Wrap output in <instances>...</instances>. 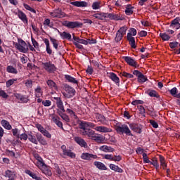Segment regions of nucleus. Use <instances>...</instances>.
I'll use <instances>...</instances> for the list:
<instances>
[{
	"label": "nucleus",
	"instance_id": "obj_1",
	"mask_svg": "<svg viewBox=\"0 0 180 180\" xmlns=\"http://www.w3.org/2000/svg\"><path fill=\"white\" fill-rule=\"evenodd\" d=\"M35 158L37 160L35 165H37V167H38V168L41 169V172L46 175V176H51V175H53L51 169H50V167L47 166V165L44 163L43 158L39 156V155H35Z\"/></svg>",
	"mask_w": 180,
	"mask_h": 180
},
{
	"label": "nucleus",
	"instance_id": "obj_2",
	"mask_svg": "<svg viewBox=\"0 0 180 180\" xmlns=\"http://www.w3.org/2000/svg\"><path fill=\"white\" fill-rule=\"evenodd\" d=\"M15 47L17 50H19L20 53H27V51H29L27 44L21 38L18 39V43L15 44Z\"/></svg>",
	"mask_w": 180,
	"mask_h": 180
},
{
	"label": "nucleus",
	"instance_id": "obj_3",
	"mask_svg": "<svg viewBox=\"0 0 180 180\" xmlns=\"http://www.w3.org/2000/svg\"><path fill=\"white\" fill-rule=\"evenodd\" d=\"M116 131L120 134H126V136H133V134H131V131L129 128V126H127V124H122L121 126L120 125L117 126Z\"/></svg>",
	"mask_w": 180,
	"mask_h": 180
},
{
	"label": "nucleus",
	"instance_id": "obj_4",
	"mask_svg": "<svg viewBox=\"0 0 180 180\" xmlns=\"http://www.w3.org/2000/svg\"><path fill=\"white\" fill-rule=\"evenodd\" d=\"M62 150L61 158H66V157H69L70 158L74 159L77 157L75 153L72 152L71 150L68 149L65 145H63L60 147Z\"/></svg>",
	"mask_w": 180,
	"mask_h": 180
},
{
	"label": "nucleus",
	"instance_id": "obj_5",
	"mask_svg": "<svg viewBox=\"0 0 180 180\" xmlns=\"http://www.w3.org/2000/svg\"><path fill=\"white\" fill-rule=\"evenodd\" d=\"M49 15L51 18L56 19H63V18H65V16H67V14H65L64 11H63V10L60 8L53 10L52 12H50Z\"/></svg>",
	"mask_w": 180,
	"mask_h": 180
},
{
	"label": "nucleus",
	"instance_id": "obj_6",
	"mask_svg": "<svg viewBox=\"0 0 180 180\" xmlns=\"http://www.w3.org/2000/svg\"><path fill=\"white\" fill-rule=\"evenodd\" d=\"M42 65L45 71H47V72H49V74H53V72H56L57 70L56 65L51 62L42 63Z\"/></svg>",
	"mask_w": 180,
	"mask_h": 180
},
{
	"label": "nucleus",
	"instance_id": "obj_7",
	"mask_svg": "<svg viewBox=\"0 0 180 180\" xmlns=\"http://www.w3.org/2000/svg\"><path fill=\"white\" fill-rule=\"evenodd\" d=\"M63 26H65L68 29H75L76 27H81L82 22L78 21H65Z\"/></svg>",
	"mask_w": 180,
	"mask_h": 180
},
{
	"label": "nucleus",
	"instance_id": "obj_8",
	"mask_svg": "<svg viewBox=\"0 0 180 180\" xmlns=\"http://www.w3.org/2000/svg\"><path fill=\"white\" fill-rule=\"evenodd\" d=\"M80 158L85 161H92L93 160H96L98 155L89 153H82Z\"/></svg>",
	"mask_w": 180,
	"mask_h": 180
},
{
	"label": "nucleus",
	"instance_id": "obj_9",
	"mask_svg": "<svg viewBox=\"0 0 180 180\" xmlns=\"http://www.w3.org/2000/svg\"><path fill=\"white\" fill-rule=\"evenodd\" d=\"M80 129H88L89 127L90 129H96V124H95L94 122H89L86 121H81L79 123Z\"/></svg>",
	"mask_w": 180,
	"mask_h": 180
},
{
	"label": "nucleus",
	"instance_id": "obj_10",
	"mask_svg": "<svg viewBox=\"0 0 180 180\" xmlns=\"http://www.w3.org/2000/svg\"><path fill=\"white\" fill-rule=\"evenodd\" d=\"M123 60L128 64L129 65H131V67H134V68H138L139 64H137V62L134 60L130 56H123Z\"/></svg>",
	"mask_w": 180,
	"mask_h": 180
},
{
	"label": "nucleus",
	"instance_id": "obj_11",
	"mask_svg": "<svg viewBox=\"0 0 180 180\" xmlns=\"http://www.w3.org/2000/svg\"><path fill=\"white\" fill-rule=\"evenodd\" d=\"M129 127L131 130L135 133H138V134H141L143 131V126L140 124H129Z\"/></svg>",
	"mask_w": 180,
	"mask_h": 180
},
{
	"label": "nucleus",
	"instance_id": "obj_12",
	"mask_svg": "<svg viewBox=\"0 0 180 180\" xmlns=\"http://www.w3.org/2000/svg\"><path fill=\"white\" fill-rule=\"evenodd\" d=\"M53 99L56 103V106L58 108L57 110L60 112H65V108H64V103H63V100L60 97H53Z\"/></svg>",
	"mask_w": 180,
	"mask_h": 180
},
{
	"label": "nucleus",
	"instance_id": "obj_13",
	"mask_svg": "<svg viewBox=\"0 0 180 180\" xmlns=\"http://www.w3.org/2000/svg\"><path fill=\"white\" fill-rule=\"evenodd\" d=\"M15 15H18L19 19H20L25 25H28L29 20L27 19V15H26L23 11L18 10V12L15 13Z\"/></svg>",
	"mask_w": 180,
	"mask_h": 180
},
{
	"label": "nucleus",
	"instance_id": "obj_14",
	"mask_svg": "<svg viewBox=\"0 0 180 180\" xmlns=\"http://www.w3.org/2000/svg\"><path fill=\"white\" fill-rule=\"evenodd\" d=\"M107 18L110 20H124V16L121 15L120 14L107 13Z\"/></svg>",
	"mask_w": 180,
	"mask_h": 180
},
{
	"label": "nucleus",
	"instance_id": "obj_15",
	"mask_svg": "<svg viewBox=\"0 0 180 180\" xmlns=\"http://www.w3.org/2000/svg\"><path fill=\"white\" fill-rule=\"evenodd\" d=\"M108 78H110V79L113 81V82H115V84H116L117 86L120 85V79L119 78V77H117V74L114 72H110L108 75Z\"/></svg>",
	"mask_w": 180,
	"mask_h": 180
},
{
	"label": "nucleus",
	"instance_id": "obj_16",
	"mask_svg": "<svg viewBox=\"0 0 180 180\" xmlns=\"http://www.w3.org/2000/svg\"><path fill=\"white\" fill-rule=\"evenodd\" d=\"M52 122L58 126V127H60L61 130H64V127H63V122H61V118L58 117V115H55L52 117Z\"/></svg>",
	"mask_w": 180,
	"mask_h": 180
},
{
	"label": "nucleus",
	"instance_id": "obj_17",
	"mask_svg": "<svg viewBox=\"0 0 180 180\" xmlns=\"http://www.w3.org/2000/svg\"><path fill=\"white\" fill-rule=\"evenodd\" d=\"M70 5H73V6H76V8H86L88 6V2L86 1H72L70 2Z\"/></svg>",
	"mask_w": 180,
	"mask_h": 180
},
{
	"label": "nucleus",
	"instance_id": "obj_18",
	"mask_svg": "<svg viewBox=\"0 0 180 180\" xmlns=\"http://www.w3.org/2000/svg\"><path fill=\"white\" fill-rule=\"evenodd\" d=\"M82 130H83L82 131V136H88L89 137H91L92 139V137H94V134H95V131L91 129L84 128L82 129Z\"/></svg>",
	"mask_w": 180,
	"mask_h": 180
},
{
	"label": "nucleus",
	"instance_id": "obj_19",
	"mask_svg": "<svg viewBox=\"0 0 180 180\" xmlns=\"http://www.w3.org/2000/svg\"><path fill=\"white\" fill-rule=\"evenodd\" d=\"M75 141L77 143L79 146H80V147H84V148H86V147H88V144L86 143L85 140H84V139L81 137H78V136L75 137Z\"/></svg>",
	"mask_w": 180,
	"mask_h": 180
},
{
	"label": "nucleus",
	"instance_id": "obj_20",
	"mask_svg": "<svg viewBox=\"0 0 180 180\" xmlns=\"http://www.w3.org/2000/svg\"><path fill=\"white\" fill-rule=\"evenodd\" d=\"M57 113L60 116V117H61V119L64 120V122H65L66 123H70V117L67 114H65V112L57 110Z\"/></svg>",
	"mask_w": 180,
	"mask_h": 180
},
{
	"label": "nucleus",
	"instance_id": "obj_21",
	"mask_svg": "<svg viewBox=\"0 0 180 180\" xmlns=\"http://www.w3.org/2000/svg\"><path fill=\"white\" fill-rule=\"evenodd\" d=\"M95 130L100 133H110L112 131V129L103 126H96Z\"/></svg>",
	"mask_w": 180,
	"mask_h": 180
},
{
	"label": "nucleus",
	"instance_id": "obj_22",
	"mask_svg": "<svg viewBox=\"0 0 180 180\" xmlns=\"http://www.w3.org/2000/svg\"><path fill=\"white\" fill-rule=\"evenodd\" d=\"M64 89L65 92H68V94L72 95V96H74V95H75V89L72 88L71 86L65 84H64Z\"/></svg>",
	"mask_w": 180,
	"mask_h": 180
},
{
	"label": "nucleus",
	"instance_id": "obj_23",
	"mask_svg": "<svg viewBox=\"0 0 180 180\" xmlns=\"http://www.w3.org/2000/svg\"><path fill=\"white\" fill-rule=\"evenodd\" d=\"M65 79H66L68 82H70V84L78 85V80L70 75H65Z\"/></svg>",
	"mask_w": 180,
	"mask_h": 180
},
{
	"label": "nucleus",
	"instance_id": "obj_24",
	"mask_svg": "<svg viewBox=\"0 0 180 180\" xmlns=\"http://www.w3.org/2000/svg\"><path fill=\"white\" fill-rule=\"evenodd\" d=\"M93 18L95 19H98V20H103V19H106L107 13H97L94 14Z\"/></svg>",
	"mask_w": 180,
	"mask_h": 180
},
{
	"label": "nucleus",
	"instance_id": "obj_25",
	"mask_svg": "<svg viewBox=\"0 0 180 180\" xmlns=\"http://www.w3.org/2000/svg\"><path fill=\"white\" fill-rule=\"evenodd\" d=\"M94 165H95L96 168H98V169H101V171H106V169H108V167H106V165H105V164H103L101 162L95 161L94 162Z\"/></svg>",
	"mask_w": 180,
	"mask_h": 180
},
{
	"label": "nucleus",
	"instance_id": "obj_26",
	"mask_svg": "<svg viewBox=\"0 0 180 180\" xmlns=\"http://www.w3.org/2000/svg\"><path fill=\"white\" fill-rule=\"evenodd\" d=\"M44 41L46 44V51L47 54H49V56H51L53 54V50H51V48H50V41H49V39L45 38L44 39Z\"/></svg>",
	"mask_w": 180,
	"mask_h": 180
},
{
	"label": "nucleus",
	"instance_id": "obj_27",
	"mask_svg": "<svg viewBox=\"0 0 180 180\" xmlns=\"http://www.w3.org/2000/svg\"><path fill=\"white\" fill-rule=\"evenodd\" d=\"M25 174H27V175H29L30 176H31V178L32 179H35V180H41V177L38 176L37 174H36L34 172H32V171L29 170V169H26L25 171Z\"/></svg>",
	"mask_w": 180,
	"mask_h": 180
},
{
	"label": "nucleus",
	"instance_id": "obj_28",
	"mask_svg": "<svg viewBox=\"0 0 180 180\" xmlns=\"http://www.w3.org/2000/svg\"><path fill=\"white\" fill-rule=\"evenodd\" d=\"M37 140L42 146H47V141L43 137L41 134H37Z\"/></svg>",
	"mask_w": 180,
	"mask_h": 180
},
{
	"label": "nucleus",
	"instance_id": "obj_29",
	"mask_svg": "<svg viewBox=\"0 0 180 180\" xmlns=\"http://www.w3.org/2000/svg\"><path fill=\"white\" fill-rule=\"evenodd\" d=\"M46 84L48 86H49L51 89H53V91H57V89H58V87L57 86V84H56V82H54V81L51 79L47 80Z\"/></svg>",
	"mask_w": 180,
	"mask_h": 180
},
{
	"label": "nucleus",
	"instance_id": "obj_30",
	"mask_svg": "<svg viewBox=\"0 0 180 180\" xmlns=\"http://www.w3.org/2000/svg\"><path fill=\"white\" fill-rule=\"evenodd\" d=\"M28 140L31 143H33V144H36V145L39 144V142L37 141V136H34L32 132L28 134Z\"/></svg>",
	"mask_w": 180,
	"mask_h": 180
},
{
	"label": "nucleus",
	"instance_id": "obj_31",
	"mask_svg": "<svg viewBox=\"0 0 180 180\" xmlns=\"http://www.w3.org/2000/svg\"><path fill=\"white\" fill-rule=\"evenodd\" d=\"M110 168L112 171H115V172H119L120 174L123 173V169L119 167V166L115 164H110Z\"/></svg>",
	"mask_w": 180,
	"mask_h": 180
},
{
	"label": "nucleus",
	"instance_id": "obj_32",
	"mask_svg": "<svg viewBox=\"0 0 180 180\" xmlns=\"http://www.w3.org/2000/svg\"><path fill=\"white\" fill-rule=\"evenodd\" d=\"M127 39L128 40V41H129V44L131 47V49H136L137 47V46H136V38L133 37H129L127 36Z\"/></svg>",
	"mask_w": 180,
	"mask_h": 180
},
{
	"label": "nucleus",
	"instance_id": "obj_33",
	"mask_svg": "<svg viewBox=\"0 0 180 180\" xmlns=\"http://www.w3.org/2000/svg\"><path fill=\"white\" fill-rule=\"evenodd\" d=\"M101 151H103L104 153H113V151H115V149L110 146H102L100 148Z\"/></svg>",
	"mask_w": 180,
	"mask_h": 180
},
{
	"label": "nucleus",
	"instance_id": "obj_34",
	"mask_svg": "<svg viewBox=\"0 0 180 180\" xmlns=\"http://www.w3.org/2000/svg\"><path fill=\"white\" fill-rule=\"evenodd\" d=\"M60 36L63 40H71L72 38L71 34L65 31H64L63 32H60Z\"/></svg>",
	"mask_w": 180,
	"mask_h": 180
},
{
	"label": "nucleus",
	"instance_id": "obj_35",
	"mask_svg": "<svg viewBox=\"0 0 180 180\" xmlns=\"http://www.w3.org/2000/svg\"><path fill=\"white\" fill-rule=\"evenodd\" d=\"M6 71L8 72V74H14L15 75L18 74V69L12 65H8L6 68Z\"/></svg>",
	"mask_w": 180,
	"mask_h": 180
},
{
	"label": "nucleus",
	"instance_id": "obj_36",
	"mask_svg": "<svg viewBox=\"0 0 180 180\" xmlns=\"http://www.w3.org/2000/svg\"><path fill=\"white\" fill-rule=\"evenodd\" d=\"M178 91V89L176 87L172 88L171 90H169V94L172 95V96H174V98H180V93L176 94Z\"/></svg>",
	"mask_w": 180,
	"mask_h": 180
},
{
	"label": "nucleus",
	"instance_id": "obj_37",
	"mask_svg": "<svg viewBox=\"0 0 180 180\" xmlns=\"http://www.w3.org/2000/svg\"><path fill=\"white\" fill-rule=\"evenodd\" d=\"M1 124H2L3 127H4V129H6V130H11L12 129V125H11L9 122H8L6 120H1Z\"/></svg>",
	"mask_w": 180,
	"mask_h": 180
},
{
	"label": "nucleus",
	"instance_id": "obj_38",
	"mask_svg": "<svg viewBox=\"0 0 180 180\" xmlns=\"http://www.w3.org/2000/svg\"><path fill=\"white\" fill-rule=\"evenodd\" d=\"M91 140H94V141H96L97 143H101V141H103V136L101 135L94 134L91 137Z\"/></svg>",
	"mask_w": 180,
	"mask_h": 180
},
{
	"label": "nucleus",
	"instance_id": "obj_39",
	"mask_svg": "<svg viewBox=\"0 0 180 180\" xmlns=\"http://www.w3.org/2000/svg\"><path fill=\"white\" fill-rule=\"evenodd\" d=\"M50 41L52 43L53 49L58 50V40L50 37Z\"/></svg>",
	"mask_w": 180,
	"mask_h": 180
},
{
	"label": "nucleus",
	"instance_id": "obj_40",
	"mask_svg": "<svg viewBox=\"0 0 180 180\" xmlns=\"http://www.w3.org/2000/svg\"><path fill=\"white\" fill-rule=\"evenodd\" d=\"M138 82L140 84H144V82H146V81H148V79L143 75L142 73L138 78H137Z\"/></svg>",
	"mask_w": 180,
	"mask_h": 180
},
{
	"label": "nucleus",
	"instance_id": "obj_41",
	"mask_svg": "<svg viewBox=\"0 0 180 180\" xmlns=\"http://www.w3.org/2000/svg\"><path fill=\"white\" fill-rule=\"evenodd\" d=\"M148 95L151 98H156L157 99H160V95L158 94V93L157 91H155V90L149 91Z\"/></svg>",
	"mask_w": 180,
	"mask_h": 180
},
{
	"label": "nucleus",
	"instance_id": "obj_42",
	"mask_svg": "<svg viewBox=\"0 0 180 180\" xmlns=\"http://www.w3.org/2000/svg\"><path fill=\"white\" fill-rule=\"evenodd\" d=\"M34 91L37 98H40V96L43 95V91H41V87H40V86H37Z\"/></svg>",
	"mask_w": 180,
	"mask_h": 180
},
{
	"label": "nucleus",
	"instance_id": "obj_43",
	"mask_svg": "<svg viewBox=\"0 0 180 180\" xmlns=\"http://www.w3.org/2000/svg\"><path fill=\"white\" fill-rule=\"evenodd\" d=\"M17 81H18V79H8L6 83V88H11V86H12V85H13V84H15V82H16Z\"/></svg>",
	"mask_w": 180,
	"mask_h": 180
},
{
	"label": "nucleus",
	"instance_id": "obj_44",
	"mask_svg": "<svg viewBox=\"0 0 180 180\" xmlns=\"http://www.w3.org/2000/svg\"><path fill=\"white\" fill-rule=\"evenodd\" d=\"M160 37H161V39H162V40H163V41H168V40H169V39H171V37H169V35H168V34H167L165 32L160 33Z\"/></svg>",
	"mask_w": 180,
	"mask_h": 180
},
{
	"label": "nucleus",
	"instance_id": "obj_45",
	"mask_svg": "<svg viewBox=\"0 0 180 180\" xmlns=\"http://www.w3.org/2000/svg\"><path fill=\"white\" fill-rule=\"evenodd\" d=\"M92 9L96 11L101 9V1H94L91 5Z\"/></svg>",
	"mask_w": 180,
	"mask_h": 180
},
{
	"label": "nucleus",
	"instance_id": "obj_46",
	"mask_svg": "<svg viewBox=\"0 0 180 180\" xmlns=\"http://www.w3.org/2000/svg\"><path fill=\"white\" fill-rule=\"evenodd\" d=\"M129 33L127 34V36H129V37H131L132 36H136V34H137V30H136V28H130L129 30Z\"/></svg>",
	"mask_w": 180,
	"mask_h": 180
},
{
	"label": "nucleus",
	"instance_id": "obj_47",
	"mask_svg": "<svg viewBox=\"0 0 180 180\" xmlns=\"http://www.w3.org/2000/svg\"><path fill=\"white\" fill-rule=\"evenodd\" d=\"M44 25L45 26H47L48 27H51V28H53V27L54 26V24L53 22H51V20L49 18H46L44 20Z\"/></svg>",
	"mask_w": 180,
	"mask_h": 180
},
{
	"label": "nucleus",
	"instance_id": "obj_48",
	"mask_svg": "<svg viewBox=\"0 0 180 180\" xmlns=\"http://www.w3.org/2000/svg\"><path fill=\"white\" fill-rule=\"evenodd\" d=\"M123 36L122 33H120L119 31L117 32L116 33V36L115 38V41H117V43H119V41H120L122 40V39H123Z\"/></svg>",
	"mask_w": 180,
	"mask_h": 180
},
{
	"label": "nucleus",
	"instance_id": "obj_49",
	"mask_svg": "<svg viewBox=\"0 0 180 180\" xmlns=\"http://www.w3.org/2000/svg\"><path fill=\"white\" fill-rule=\"evenodd\" d=\"M160 165L162 167L163 169L167 168V163L165 162V158L162 156H160Z\"/></svg>",
	"mask_w": 180,
	"mask_h": 180
},
{
	"label": "nucleus",
	"instance_id": "obj_50",
	"mask_svg": "<svg viewBox=\"0 0 180 180\" xmlns=\"http://www.w3.org/2000/svg\"><path fill=\"white\" fill-rule=\"evenodd\" d=\"M6 178H9V179H12L13 178V172L8 169L5 172V175Z\"/></svg>",
	"mask_w": 180,
	"mask_h": 180
},
{
	"label": "nucleus",
	"instance_id": "obj_51",
	"mask_svg": "<svg viewBox=\"0 0 180 180\" xmlns=\"http://www.w3.org/2000/svg\"><path fill=\"white\" fill-rule=\"evenodd\" d=\"M101 157L103 158V160H109V161H112L113 155L112 154H102Z\"/></svg>",
	"mask_w": 180,
	"mask_h": 180
},
{
	"label": "nucleus",
	"instance_id": "obj_52",
	"mask_svg": "<svg viewBox=\"0 0 180 180\" xmlns=\"http://www.w3.org/2000/svg\"><path fill=\"white\" fill-rule=\"evenodd\" d=\"M66 112H68V113L69 115H70L71 116H72L75 119H78V116H77V114H75V112H74V110H72L70 108H68L66 110Z\"/></svg>",
	"mask_w": 180,
	"mask_h": 180
},
{
	"label": "nucleus",
	"instance_id": "obj_53",
	"mask_svg": "<svg viewBox=\"0 0 180 180\" xmlns=\"http://www.w3.org/2000/svg\"><path fill=\"white\" fill-rule=\"evenodd\" d=\"M134 8H125L124 13L125 15H127V16H130V15H133V13H134Z\"/></svg>",
	"mask_w": 180,
	"mask_h": 180
},
{
	"label": "nucleus",
	"instance_id": "obj_54",
	"mask_svg": "<svg viewBox=\"0 0 180 180\" xmlns=\"http://www.w3.org/2000/svg\"><path fill=\"white\" fill-rule=\"evenodd\" d=\"M143 161L145 164H150L151 161L150 159H148V156L147 155V153H143Z\"/></svg>",
	"mask_w": 180,
	"mask_h": 180
},
{
	"label": "nucleus",
	"instance_id": "obj_55",
	"mask_svg": "<svg viewBox=\"0 0 180 180\" xmlns=\"http://www.w3.org/2000/svg\"><path fill=\"white\" fill-rule=\"evenodd\" d=\"M12 134L13 136H15V137H17V139H19V136L20 135L19 134V129L15 128V129H11Z\"/></svg>",
	"mask_w": 180,
	"mask_h": 180
},
{
	"label": "nucleus",
	"instance_id": "obj_56",
	"mask_svg": "<svg viewBox=\"0 0 180 180\" xmlns=\"http://www.w3.org/2000/svg\"><path fill=\"white\" fill-rule=\"evenodd\" d=\"M97 119H98V122H101V123H102V124H105V122L106 120V118L105 117V116H103L102 115H98L97 116Z\"/></svg>",
	"mask_w": 180,
	"mask_h": 180
},
{
	"label": "nucleus",
	"instance_id": "obj_57",
	"mask_svg": "<svg viewBox=\"0 0 180 180\" xmlns=\"http://www.w3.org/2000/svg\"><path fill=\"white\" fill-rule=\"evenodd\" d=\"M138 108H139L140 114L142 115L143 117H146V109L144 108V107H143V105H139L138 106Z\"/></svg>",
	"mask_w": 180,
	"mask_h": 180
},
{
	"label": "nucleus",
	"instance_id": "obj_58",
	"mask_svg": "<svg viewBox=\"0 0 180 180\" xmlns=\"http://www.w3.org/2000/svg\"><path fill=\"white\" fill-rule=\"evenodd\" d=\"M120 75H122V77H124L125 78H134V76L133 75L127 73L126 72L120 73Z\"/></svg>",
	"mask_w": 180,
	"mask_h": 180
},
{
	"label": "nucleus",
	"instance_id": "obj_59",
	"mask_svg": "<svg viewBox=\"0 0 180 180\" xmlns=\"http://www.w3.org/2000/svg\"><path fill=\"white\" fill-rule=\"evenodd\" d=\"M20 101L22 103H27L30 101V99H29L28 96H22Z\"/></svg>",
	"mask_w": 180,
	"mask_h": 180
},
{
	"label": "nucleus",
	"instance_id": "obj_60",
	"mask_svg": "<svg viewBox=\"0 0 180 180\" xmlns=\"http://www.w3.org/2000/svg\"><path fill=\"white\" fill-rule=\"evenodd\" d=\"M149 123L154 129H158V123H157L154 120H150Z\"/></svg>",
	"mask_w": 180,
	"mask_h": 180
},
{
	"label": "nucleus",
	"instance_id": "obj_61",
	"mask_svg": "<svg viewBox=\"0 0 180 180\" xmlns=\"http://www.w3.org/2000/svg\"><path fill=\"white\" fill-rule=\"evenodd\" d=\"M117 32H119L120 33H121V34L124 36V34H126V32H127V27L124 26L122 27Z\"/></svg>",
	"mask_w": 180,
	"mask_h": 180
},
{
	"label": "nucleus",
	"instance_id": "obj_62",
	"mask_svg": "<svg viewBox=\"0 0 180 180\" xmlns=\"http://www.w3.org/2000/svg\"><path fill=\"white\" fill-rule=\"evenodd\" d=\"M18 139H20V140H24L25 141H26V140H27V139H29V135L24 133V134H22L19 135Z\"/></svg>",
	"mask_w": 180,
	"mask_h": 180
},
{
	"label": "nucleus",
	"instance_id": "obj_63",
	"mask_svg": "<svg viewBox=\"0 0 180 180\" xmlns=\"http://www.w3.org/2000/svg\"><path fill=\"white\" fill-rule=\"evenodd\" d=\"M112 161H117V162L122 161V156L120 155H112Z\"/></svg>",
	"mask_w": 180,
	"mask_h": 180
},
{
	"label": "nucleus",
	"instance_id": "obj_64",
	"mask_svg": "<svg viewBox=\"0 0 180 180\" xmlns=\"http://www.w3.org/2000/svg\"><path fill=\"white\" fill-rule=\"evenodd\" d=\"M178 44H179L177 41H173V42H170L169 46L170 49H176V47H178Z\"/></svg>",
	"mask_w": 180,
	"mask_h": 180
}]
</instances>
